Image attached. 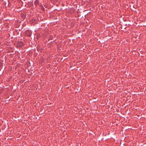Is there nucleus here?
<instances>
[{
	"label": "nucleus",
	"mask_w": 146,
	"mask_h": 146,
	"mask_svg": "<svg viewBox=\"0 0 146 146\" xmlns=\"http://www.w3.org/2000/svg\"><path fill=\"white\" fill-rule=\"evenodd\" d=\"M34 4L36 5H38L39 4L38 0H36L34 2Z\"/></svg>",
	"instance_id": "1"
},
{
	"label": "nucleus",
	"mask_w": 146,
	"mask_h": 146,
	"mask_svg": "<svg viewBox=\"0 0 146 146\" xmlns=\"http://www.w3.org/2000/svg\"><path fill=\"white\" fill-rule=\"evenodd\" d=\"M20 44H21V46H23V44L22 42H20Z\"/></svg>",
	"instance_id": "2"
},
{
	"label": "nucleus",
	"mask_w": 146,
	"mask_h": 146,
	"mask_svg": "<svg viewBox=\"0 0 146 146\" xmlns=\"http://www.w3.org/2000/svg\"><path fill=\"white\" fill-rule=\"evenodd\" d=\"M42 9V10H44V8L43 7L42 8V9Z\"/></svg>",
	"instance_id": "3"
}]
</instances>
